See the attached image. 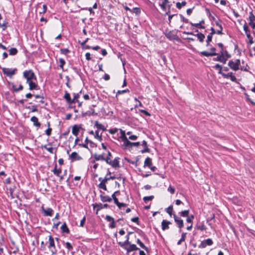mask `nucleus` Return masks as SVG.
<instances>
[{"instance_id": "nucleus-1", "label": "nucleus", "mask_w": 255, "mask_h": 255, "mask_svg": "<svg viewBox=\"0 0 255 255\" xmlns=\"http://www.w3.org/2000/svg\"><path fill=\"white\" fill-rule=\"evenodd\" d=\"M111 174V172L109 170H108L106 176L105 177V178L103 179L102 177H100L99 178V180L101 181L100 183L98 185L100 188L102 189L105 191H106L107 190L106 185V184L107 182V181L111 179H114L115 178V176H110V177H108V175Z\"/></svg>"}, {"instance_id": "nucleus-2", "label": "nucleus", "mask_w": 255, "mask_h": 255, "mask_svg": "<svg viewBox=\"0 0 255 255\" xmlns=\"http://www.w3.org/2000/svg\"><path fill=\"white\" fill-rule=\"evenodd\" d=\"M23 77L26 79V82L36 80V76L32 70H25L23 73Z\"/></svg>"}, {"instance_id": "nucleus-3", "label": "nucleus", "mask_w": 255, "mask_h": 255, "mask_svg": "<svg viewBox=\"0 0 255 255\" xmlns=\"http://www.w3.org/2000/svg\"><path fill=\"white\" fill-rule=\"evenodd\" d=\"M119 157H116L113 160H111V157H105L104 161L106 162V163L111 166H112L113 168H117L119 167Z\"/></svg>"}, {"instance_id": "nucleus-4", "label": "nucleus", "mask_w": 255, "mask_h": 255, "mask_svg": "<svg viewBox=\"0 0 255 255\" xmlns=\"http://www.w3.org/2000/svg\"><path fill=\"white\" fill-rule=\"evenodd\" d=\"M241 64L240 60L238 59L235 61L231 60L228 62L229 67L232 70L236 71L240 69Z\"/></svg>"}, {"instance_id": "nucleus-5", "label": "nucleus", "mask_w": 255, "mask_h": 255, "mask_svg": "<svg viewBox=\"0 0 255 255\" xmlns=\"http://www.w3.org/2000/svg\"><path fill=\"white\" fill-rule=\"evenodd\" d=\"M48 242L49 245L48 247L50 250L52 255L55 254L57 252V250L56 249L54 239L51 235L48 236Z\"/></svg>"}, {"instance_id": "nucleus-6", "label": "nucleus", "mask_w": 255, "mask_h": 255, "mask_svg": "<svg viewBox=\"0 0 255 255\" xmlns=\"http://www.w3.org/2000/svg\"><path fill=\"white\" fill-rule=\"evenodd\" d=\"M116 194H120V191H117L115 192L112 195V199H113L114 203L118 206L119 209H122L123 207H126L127 204L124 203H121L119 201L118 198L116 197Z\"/></svg>"}, {"instance_id": "nucleus-7", "label": "nucleus", "mask_w": 255, "mask_h": 255, "mask_svg": "<svg viewBox=\"0 0 255 255\" xmlns=\"http://www.w3.org/2000/svg\"><path fill=\"white\" fill-rule=\"evenodd\" d=\"M218 73L221 74L224 78H230L232 81L237 83V78L235 76L233 75V72H230L227 74H225L222 72V70H219Z\"/></svg>"}, {"instance_id": "nucleus-8", "label": "nucleus", "mask_w": 255, "mask_h": 255, "mask_svg": "<svg viewBox=\"0 0 255 255\" xmlns=\"http://www.w3.org/2000/svg\"><path fill=\"white\" fill-rule=\"evenodd\" d=\"M243 28L247 38L249 39V43L252 44L254 43L253 38L251 35L250 30L246 23L244 25Z\"/></svg>"}, {"instance_id": "nucleus-9", "label": "nucleus", "mask_w": 255, "mask_h": 255, "mask_svg": "<svg viewBox=\"0 0 255 255\" xmlns=\"http://www.w3.org/2000/svg\"><path fill=\"white\" fill-rule=\"evenodd\" d=\"M126 245H129L128 247H126L125 246V248H123L124 249H125L127 253V254L128 255L129 253L133 251H137V250H139V248H138L134 244H131L130 243V244H127Z\"/></svg>"}, {"instance_id": "nucleus-10", "label": "nucleus", "mask_w": 255, "mask_h": 255, "mask_svg": "<svg viewBox=\"0 0 255 255\" xmlns=\"http://www.w3.org/2000/svg\"><path fill=\"white\" fill-rule=\"evenodd\" d=\"M183 33H184V34H187V35H194L195 36H197L198 39L201 43H202L204 41V39L205 38V35L203 33H202L201 32L198 33H197L196 34H193L192 32L184 31V32H183Z\"/></svg>"}, {"instance_id": "nucleus-11", "label": "nucleus", "mask_w": 255, "mask_h": 255, "mask_svg": "<svg viewBox=\"0 0 255 255\" xmlns=\"http://www.w3.org/2000/svg\"><path fill=\"white\" fill-rule=\"evenodd\" d=\"M213 244V242L211 239H207L201 242V244L199 245V248H205L207 246H211Z\"/></svg>"}, {"instance_id": "nucleus-12", "label": "nucleus", "mask_w": 255, "mask_h": 255, "mask_svg": "<svg viewBox=\"0 0 255 255\" xmlns=\"http://www.w3.org/2000/svg\"><path fill=\"white\" fill-rule=\"evenodd\" d=\"M2 71L4 74L8 77H11L15 74L16 69H11L7 68H2Z\"/></svg>"}, {"instance_id": "nucleus-13", "label": "nucleus", "mask_w": 255, "mask_h": 255, "mask_svg": "<svg viewBox=\"0 0 255 255\" xmlns=\"http://www.w3.org/2000/svg\"><path fill=\"white\" fill-rule=\"evenodd\" d=\"M173 218L178 227L180 229L183 228L184 226L183 221L180 218L177 216L175 214H173Z\"/></svg>"}, {"instance_id": "nucleus-14", "label": "nucleus", "mask_w": 255, "mask_h": 255, "mask_svg": "<svg viewBox=\"0 0 255 255\" xmlns=\"http://www.w3.org/2000/svg\"><path fill=\"white\" fill-rule=\"evenodd\" d=\"M105 219L107 221L110 222L109 225L110 228L113 229L116 227V223L115 222L114 219L112 217L109 215H107Z\"/></svg>"}, {"instance_id": "nucleus-15", "label": "nucleus", "mask_w": 255, "mask_h": 255, "mask_svg": "<svg viewBox=\"0 0 255 255\" xmlns=\"http://www.w3.org/2000/svg\"><path fill=\"white\" fill-rule=\"evenodd\" d=\"M42 212L44 213V215L46 216H52L53 214V210L51 208H47L44 209L43 207H42Z\"/></svg>"}, {"instance_id": "nucleus-16", "label": "nucleus", "mask_w": 255, "mask_h": 255, "mask_svg": "<svg viewBox=\"0 0 255 255\" xmlns=\"http://www.w3.org/2000/svg\"><path fill=\"white\" fill-rule=\"evenodd\" d=\"M42 148H44L46 150H47L50 153H56V150L54 151V149L52 147V145L51 143H48V144H46L42 146Z\"/></svg>"}, {"instance_id": "nucleus-17", "label": "nucleus", "mask_w": 255, "mask_h": 255, "mask_svg": "<svg viewBox=\"0 0 255 255\" xmlns=\"http://www.w3.org/2000/svg\"><path fill=\"white\" fill-rule=\"evenodd\" d=\"M70 158L72 160H80L82 159V158L76 152H73L70 155Z\"/></svg>"}, {"instance_id": "nucleus-18", "label": "nucleus", "mask_w": 255, "mask_h": 255, "mask_svg": "<svg viewBox=\"0 0 255 255\" xmlns=\"http://www.w3.org/2000/svg\"><path fill=\"white\" fill-rule=\"evenodd\" d=\"M213 60L220 61L225 64L227 61V58L224 57L223 54L220 53V55L217 57L213 58Z\"/></svg>"}, {"instance_id": "nucleus-19", "label": "nucleus", "mask_w": 255, "mask_h": 255, "mask_svg": "<svg viewBox=\"0 0 255 255\" xmlns=\"http://www.w3.org/2000/svg\"><path fill=\"white\" fill-rule=\"evenodd\" d=\"M171 224V222L163 220L161 223L162 229L165 230L169 229V225Z\"/></svg>"}, {"instance_id": "nucleus-20", "label": "nucleus", "mask_w": 255, "mask_h": 255, "mask_svg": "<svg viewBox=\"0 0 255 255\" xmlns=\"http://www.w3.org/2000/svg\"><path fill=\"white\" fill-rule=\"evenodd\" d=\"M26 83H27L29 85V89L30 90L37 89L38 86L35 83L33 82V80L30 81L29 82H26Z\"/></svg>"}, {"instance_id": "nucleus-21", "label": "nucleus", "mask_w": 255, "mask_h": 255, "mask_svg": "<svg viewBox=\"0 0 255 255\" xmlns=\"http://www.w3.org/2000/svg\"><path fill=\"white\" fill-rule=\"evenodd\" d=\"M216 26H218V28H219V29H218L216 31L217 34H222L223 27L221 24V21L220 20H218V21H216Z\"/></svg>"}, {"instance_id": "nucleus-22", "label": "nucleus", "mask_w": 255, "mask_h": 255, "mask_svg": "<svg viewBox=\"0 0 255 255\" xmlns=\"http://www.w3.org/2000/svg\"><path fill=\"white\" fill-rule=\"evenodd\" d=\"M80 127H79L78 125H74L73 128H72V133L77 136L78 134H79V131H80Z\"/></svg>"}, {"instance_id": "nucleus-23", "label": "nucleus", "mask_w": 255, "mask_h": 255, "mask_svg": "<svg viewBox=\"0 0 255 255\" xmlns=\"http://www.w3.org/2000/svg\"><path fill=\"white\" fill-rule=\"evenodd\" d=\"M152 159L149 157H146L144 162V167H148L149 168L152 165Z\"/></svg>"}, {"instance_id": "nucleus-24", "label": "nucleus", "mask_w": 255, "mask_h": 255, "mask_svg": "<svg viewBox=\"0 0 255 255\" xmlns=\"http://www.w3.org/2000/svg\"><path fill=\"white\" fill-rule=\"evenodd\" d=\"M31 121L33 123L34 126L39 127L41 125L40 123L38 122V118L35 116H33L31 118Z\"/></svg>"}, {"instance_id": "nucleus-25", "label": "nucleus", "mask_w": 255, "mask_h": 255, "mask_svg": "<svg viewBox=\"0 0 255 255\" xmlns=\"http://www.w3.org/2000/svg\"><path fill=\"white\" fill-rule=\"evenodd\" d=\"M126 241L124 242H118V244L122 247V248H125V246L127 244H130V242L129 241V235H127L126 237Z\"/></svg>"}, {"instance_id": "nucleus-26", "label": "nucleus", "mask_w": 255, "mask_h": 255, "mask_svg": "<svg viewBox=\"0 0 255 255\" xmlns=\"http://www.w3.org/2000/svg\"><path fill=\"white\" fill-rule=\"evenodd\" d=\"M93 157L95 158V160L96 161H99V160L104 161L105 157H104L103 154H98L97 153H95L94 154H93Z\"/></svg>"}, {"instance_id": "nucleus-27", "label": "nucleus", "mask_w": 255, "mask_h": 255, "mask_svg": "<svg viewBox=\"0 0 255 255\" xmlns=\"http://www.w3.org/2000/svg\"><path fill=\"white\" fill-rule=\"evenodd\" d=\"M64 97L68 104H70L74 103V100H72V99H71L70 95L67 92H65Z\"/></svg>"}, {"instance_id": "nucleus-28", "label": "nucleus", "mask_w": 255, "mask_h": 255, "mask_svg": "<svg viewBox=\"0 0 255 255\" xmlns=\"http://www.w3.org/2000/svg\"><path fill=\"white\" fill-rule=\"evenodd\" d=\"M61 230L64 233L69 234L70 230L68 229L66 223H64L61 227Z\"/></svg>"}, {"instance_id": "nucleus-29", "label": "nucleus", "mask_w": 255, "mask_h": 255, "mask_svg": "<svg viewBox=\"0 0 255 255\" xmlns=\"http://www.w3.org/2000/svg\"><path fill=\"white\" fill-rule=\"evenodd\" d=\"M200 55L204 56H216L218 55V53H210L206 51L200 52Z\"/></svg>"}, {"instance_id": "nucleus-30", "label": "nucleus", "mask_w": 255, "mask_h": 255, "mask_svg": "<svg viewBox=\"0 0 255 255\" xmlns=\"http://www.w3.org/2000/svg\"><path fill=\"white\" fill-rule=\"evenodd\" d=\"M142 145L144 147V148L141 151L142 153L149 152L150 151L149 149L147 147V142L145 140L142 141Z\"/></svg>"}, {"instance_id": "nucleus-31", "label": "nucleus", "mask_w": 255, "mask_h": 255, "mask_svg": "<svg viewBox=\"0 0 255 255\" xmlns=\"http://www.w3.org/2000/svg\"><path fill=\"white\" fill-rule=\"evenodd\" d=\"M123 146L125 148H131V142L128 139V138L126 139L125 140H123Z\"/></svg>"}, {"instance_id": "nucleus-32", "label": "nucleus", "mask_w": 255, "mask_h": 255, "mask_svg": "<svg viewBox=\"0 0 255 255\" xmlns=\"http://www.w3.org/2000/svg\"><path fill=\"white\" fill-rule=\"evenodd\" d=\"M95 126L98 128V129H101L103 131L106 130V128L105 127L101 124H100L98 121H95Z\"/></svg>"}, {"instance_id": "nucleus-33", "label": "nucleus", "mask_w": 255, "mask_h": 255, "mask_svg": "<svg viewBox=\"0 0 255 255\" xmlns=\"http://www.w3.org/2000/svg\"><path fill=\"white\" fill-rule=\"evenodd\" d=\"M101 200L103 202H110L112 201V198L108 196H104L103 195H100Z\"/></svg>"}, {"instance_id": "nucleus-34", "label": "nucleus", "mask_w": 255, "mask_h": 255, "mask_svg": "<svg viewBox=\"0 0 255 255\" xmlns=\"http://www.w3.org/2000/svg\"><path fill=\"white\" fill-rule=\"evenodd\" d=\"M57 165L56 164H55V167H54V169L52 170V172H53V173L57 176H59V175L61 173V169H57Z\"/></svg>"}, {"instance_id": "nucleus-35", "label": "nucleus", "mask_w": 255, "mask_h": 255, "mask_svg": "<svg viewBox=\"0 0 255 255\" xmlns=\"http://www.w3.org/2000/svg\"><path fill=\"white\" fill-rule=\"evenodd\" d=\"M220 53L223 54L224 57L227 58V60L231 57V55L226 50L224 51L223 49H222L221 50Z\"/></svg>"}, {"instance_id": "nucleus-36", "label": "nucleus", "mask_w": 255, "mask_h": 255, "mask_svg": "<svg viewBox=\"0 0 255 255\" xmlns=\"http://www.w3.org/2000/svg\"><path fill=\"white\" fill-rule=\"evenodd\" d=\"M17 53L18 50L16 48H11L9 50V54L10 55H15Z\"/></svg>"}, {"instance_id": "nucleus-37", "label": "nucleus", "mask_w": 255, "mask_h": 255, "mask_svg": "<svg viewBox=\"0 0 255 255\" xmlns=\"http://www.w3.org/2000/svg\"><path fill=\"white\" fill-rule=\"evenodd\" d=\"M12 87L13 90L16 92L21 91L23 89V87L22 85H20L19 86V87L17 88L15 85L13 84Z\"/></svg>"}, {"instance_id": "nucleus-38", "label": "nucleus", "mask_w": 255, "mask_h": 255, "mask_svg": "<svg viewBox=\"0 0 255 255\" xmlns=\"http://www.w3.org/2000/svg\"><path fill=\"white\" fill-rule=\"evenodd\" d=\"M195 228L197 230H200V231H204V230H206L207 229L206 226L204 225V224L203 223H201V224L197 225L195 227Z\"/></svg>"}, {"instance_id": "nucleus-39", "label": "nucleus", "mask_w": 255, "mask_h": 255, "mask_svg": "<svg viewBox=\"0 0 255 255\" xmlns=\"http://www.w3.org/2000/svg\"><path fill=\"white\" fill-rule=\"evenodd\" d=\"M26 108L30 110V112H32V113L36 112L38 111L37 106H36V105L28 106Z\"/></svg>"}, {"instance_id": "nucleus-40", "label": "nucleus", "mask_w": 255, "mask_h": 255, "mask_svg": "<svg viewBox=\"0 0 255 255\" xmlns=\"http://www.w3.org/2000/svg\"><path fill=\"white\" fill-rule=\"evenodd\" d=\"M168 2V0H164V1H162V3H159V5H160L162 9L165 10L166 9V5Z\"/></svg>"}, {"instance_id": "nucleus-41", "label": "nucleus", "mask_w": 255, "mask_h": 255, "mask_svg": "<svg viewBox=\"0 0 255 255\" xmlns=\"http://www.w3.org/2000/svg\"><path fill=\"white\" fill-rule=\"evenodd\" d=\"M120 132H121V136L120 138L122 139V141L125 140L126 139L128 138L126 132L125 130H123L122 129H120Z\"/></svg>"}, {"instance_id": "nucleus-42", "label": "nucleus", "mask_w": 255, "mask_h": 255, "mask_svg": "<svg viewBox=\"0 0 255 255\" xmlns=\"http://www.w3.org/2000/svg\"><path fill=\"white\" fill-rule=\"evenodd\" d=\"M186 3L187 2L185 1H183L181 2H177L176 5L178 9H180L182 7L185 6Z\"/></svg>"}, {"instance_id": "nucleus-43", "label": "nucleus", "mask_w": 255, "mask_h": 255, "mask_svg": "<svg viewBox=\"0 0 255 255\" xmlns=\"http://www.w3.org/2000/svg\"><path fill=\"white\" fill-rule=\"evenodd\" d=\"M186 233H183L181 235V239L178 241L177 242V245H180L181 243L185 241V238H186Z\"/></svg>"}, {"instance_id": "nucleus-44", "label": "nucleus", "mask_w": 255, "mask_h": 255, "mask_svg": "<svg viewBox=\"0 0 255 255\" xmlns=\"http://www.w3.org/2000/svg\"><path fill=\"white\" fill-rule=\"evenodd\" d=\"M82 91H81L79 93H74V98L72 100H74V103L76 102H79L78 99L80 97V94L81 93Z\"/></svg>"}, {"instance_id": "nucleus-45", "label": "nucleus", "mask_w": 255, "mask_h": 255, "mask_svg": "<svg viewBox=\"0 0 255 255\" xmlns=\"http://www.w3.org/2000/svg\"><path fill=\"white\" fill-rule=\"evenodd\" d=\"M189 210H184L179 213V214L182 217H188L189 216Z\"/></svg>"}, {"instance_id": "nucleus-46", "label": "nucleus", "mask_w": 255, "mask_h": 255, "mask_svg": "<svg viewBox=\"0 0 255 255\" xmlns=\"http://www.w3.org/2000/svg\"><path fill=\"white\" fill-rule=\"evenodd\" d=\"M249 22H253L255 21V16L254 15L253 11L250 12V16L249 17Z\"/></svg>"}, {"instance_id": "nucleus-47", "label": "nucleus", "mask_w": 255, "mask_h": 255, "mask_svg": "<svg viewBox=\"0 0 255 255\" xmlns=\"http://www.w3.org/2000/svg\"><path fill=\"white\" fill-rule=\"evenodd\" d=\"M190 24L192 26L198 27L199 28H202V29H203V28H205L204 26L201 25V22H199V23H193L190 22Z\"/></svg>"}, {"instance_id": "nucleus-48", "label": "nucleus", "mask_w": 255, "mask_h": 255, "mask_svg": "<svg viewBox=\"0 0 255 255\" xmlns=\"http://www.w3.org/2000/svg\"><path fill=\"white\" fill-rule=\"evenodd\" d=\"M133 253L131 255H145V253L139 249L137 251H133Z\"/></svg>"}, {"instance_id": "nucleus-49", "label": "nucleus", "mask_w": 255, "mask_h": 255, "mask_svg": "<svg viewBox=\"0 0 255 255\" xmlns=\"http://www.w3.org/2000/svg\"><path fill=\"white\" fill-rule=\"evenodd\" d=\"M85 143H90V145L92 147H96V144L94 142H93L92 141L90 140H89L88 139V138L87 137L85 140Z\"/></svg>"}, {"instance_id": "nucleus-50", "label": "nucleus", "mask_w": 255, "mask_h": 255, "mask_svg": "<svg viewBox=\"0 0 255 255\" xmlns=\"http://www.w3.org/2000/svg\"><path fill=\"white\" fill-rule=\"evenodd\" d=\"M93 206L94 208L97 209V212L103 208V205L101 203H96L95 204H93Z\"/></svg>"}, {"instance_id": "nucleus-51", "label": "nucleus", "mask_w": 255, "mask_h": 255, "mask_svg": "<svg viewBox=\"0 0 255 255\" xmlns=\"http://www.w3.org/2000/svg\"><path fill=\"white\" fill-rule=\"evenodd\" d=\"M154 198V196L153 195H151L149 196H145L143 198V200L146 203L148 201L152 200Z\"/></svg>"}, {"instance_id": "nucleus-52", "label": "nucleus", "mask_w": 255, "mask_h": 255, "mask_svg": "<svg viewBox=\"0 0 255 255\" xmlns=\"http://www.w3.org/2000/svg\"><path fill=\"white\" fill-rule=\"evenodd\" d=\"M136 242H137V244H138L141 248L145 249V250H147V247L144 245V244L142 242H141L140 241V240L139 239H138L137 240Z\"/></svg>"}, {"instance_id": "nucleus-53", "label": "nucleus", "mask_w": 255, "mask_h": 255, "mask_svg": "<svg viewBox=\"0 0 255 255\" xmlns=\"http://www.w3.org/2000/svg\"><path fill=\"white\" fill-rule=\"evenodd\" d=\"M194 218V216L193 215H191L190 216H188L186 219V221L187 223L192 224L193 220Z\"/></svg>"}, {"instance_id": "nucleus-54", "label": "nucleus", "mask_w": 255, "mask_h": 255, "mask_svg": "<svg viewBox=\"0 0 255 255\" xmlns=\"http://www.w3.org/2000/svg\"><path fill=\"white\" fill-rule=\"evenodd\" d=\"M128 92H129V90L128 89L124 90H119L117 92L116 97H117L118 95L123 94Z\"/></svg>"}, {"instance_id": "nucleus-55", "label": "nucleus", "mask_w": 255, "mask_h": 255, "mask_svg": "<svg viewBox=\"0 0 255 255\" xmlns=\"http://www.w3.org/2000/svg\"><path fill=\"white\" fill-rule=\"evenodd\" d=\"M170 13V10H168V11H167L166 12V14L167 15H168V20H169V23H170L171 22V19L174 16V15H176V14H169Z\"/></svg>"}, {"instance_id": "nucleus-56", "label": "nucleus", "mask_w": 255, "mask_h": 255, "mask_svg": "<svg viewBox=\"0 0 255 255\" xmlns=\"http://www.w3.org/2000/svg\"><path fill=\"white\" fill-rule=\"evenodd\" d=\"M60 51L62 54L64 55H67L68 53L70 52V51L67 48L61 49Z\"/></svg>"}, {"instance_id": "nucleus-57", "label": "nucleus", "mask_w": 255, "mask_h": 255, "mask_svg": "<svg viewBox=\"0 0 255 255\" xmlns=\"http://www.w3.org/2000/svg\"><path fill=\"white\" fill-rule=\"evenodd\" d=\"M173 207L172 206H170L168 208L166 209V212L170 216L172 215Z\"/></svg>"}, {"instance_id": "nucleus-58", "label": "nucleus", "mask_w": 255, "mask_h": 255, "mask_svg": "<svg viewBox=\"0 0 255 255\" xmlns=\"http://www.w3.org/2000/svg\"><path fill=\"white\" fill-rule=\"evenodd\" d=\"M134 100L137 102L138 104L135 105V108H137V107H142V104L136 98H134Z\"/></svg>"}, {"instance_id": "nucleus-59", "label": "nucleus", "mask_w": 255, "mask_h": 255, "mask_svg": "<svg viewBox=\"0 0 255 255\" xmlns=\"http://www.w3.org/2000/svg\"><path fill=\"white\" fill-rule=\"evenodd\" d=\"M167 191L170 192L171 194H174L175 193V190L173 187L170 185L167 189Z\"/></svg>"}, {"instance_id": "nucleus-60", "label": "nucleus", "mask_w": 255, "mask_h": 255, "mask_svg": "<svg viewBox=\"0 0 255 255\" xmlns=\"http://www.w3.org/2000/svg\"><path fill=\"white\" fill-rule=\"evenodd\" d=\"M59 63H60V67L61 68H63V66L65 65V60L62 59V58H60L59 60Z\"/></svg>"}, {"instance_id": "nucleus-61", "label": "nucleus", "mask_w": 255, "mask_h": 255, "mask_svg": "<svg viewBox=\"0 0 255 255\" xmlns=\"http://www.w3.org/2000/svg\"><path fill=\"white\" fill-rule=\"evenodd\" d=\"M179 16H180V17L181 18V20L183 22H184L185 23H190V22H189L188 19L186 18H185L182 14H180Z\"/></svg>"}, {"instance_id": "nucleus-62", "label": "nucleus", "mask_w": 255, "mask_h": 255, "mask_svg": "<svg viewBox=\"0 0 255 255\" xmlns=\"http://www.w3.org/2000/svg\"><path fill=\"white\" fill-rule=\"evenodd\" d=\"M166 37L167 38H168L169 39H171L174 38L175 35H173L172 32L171 31H170L166 34Z\"/></svg>"}, {"instance_id": "nucleus-63", "label": "nucleus", "mask_w": 255, "mask_h": 255, "mask_svg": "<svg viewBox=\"0 0 255 255\" xmlns=\"http://www.w3.org/2000/svg\"><path fill=\"white\" fill-rule=\"evenodd\" d=\"M118 131V128H114L110 129L109 130V132L111 134H115L116 132H117Z\"/></svg>"}, {"instance_id": "nucleus-64", "label": "nucleus", "mask_w": 255, "mask_h": 255, "mask_svg": "<svg viewBox=\"0 0 255 255\" xmlns=\"http://www.w3.org/2000/svg\"><path fill=\"white\" fill-rule=\"evenodd\" d=\"M65 245L66 248L68 249L69 250H71L73 249V247L69 242H66L65 243Z\"/></svg>"}]
</instances>
